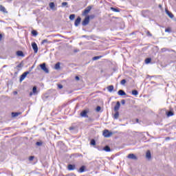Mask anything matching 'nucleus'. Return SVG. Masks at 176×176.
I'll return each instance as SVG.
<instances>
[{
  "instance_id": "obj_1",
  "label": "nucleus",
  "mask_w": 176,
  "mask_h": 176,
  "mask_svg": "<svg viewBox=\"0 0 176 176\" xmlns=\"http://www.w3.org/2000/svg\"><path fill=\"white\" fill-rule=\"evenodd\" d=\"M84 16L85 19L82 21V25H83V27H86V25H89V23H90V18L93 19L94 15H87Z\"/></svg>"
},
{
  "instance_id": "obj_2",
  "label": "nucleus",
  "mask_w": 176,
  "mask_h": 176,
  "mask_svg": "<svg viewBox=\"0 0 176 176\" xmlns=\"http://www.w3.org/2000/svg\"><path fill=\"white\" fill-rule=\"evenodd\" d=\"M91 6H87L82 12V16H89V13H90V10H91Z\"/></svg>"
},
{
  "instance_id": "obj_3",
  "label": "nucleus",
  "mask_w": 176,
  "mask_h": 176,
  "mask_svg": "<svg viewBox=\"0 0 176 176\" xmlns=\"http://www.w3.org/2000/svg\"><path fill=\"white\" fill-rule=\"evenodd\" d=\"M113 133L112 132H110L108 129H105L103 131V135L105 138H109Z\"/></svg>"
},
{
  "instance_id": "obj_4",
  "label": "nucleus",
  "mask_w": 176,
  "mask_h": 176,
  "mask_svg": "<svg viewBox=\"0 0 176 176\" xmlns=\"http://www.w3.org/2000/svg\"><path fill=\"white\" fill-rule=\"evenodd\" d=\"M39 67L41 68V69L45 72V74H49V69L46 67V63H42L39 65Z\"/></svg>"
},
{
  "instance_id": "obj_5",
  "label": "nucleus",
  "mask_w": 176,
  "mask_h": 176,
  "mask_svg": "<svg viewBox=\"0 0 176 176\" xmlns=\"http://www.w3.org/2000/svg\"><path fill=\"white\" fill-rule=\"evenodd\" d=\"M88 113H89V109H85L81 111V113H80V116L81 118H89V116L87 115Z\"/></svg>"
},
{
  "instance_id": "obj_6",
  "label": "nucleus",
  "mask_w": 176,
  "mask_h": 176,
  "mask_svg": "<svg viewBox=\"0 0 176 176\" xmlns=\"http://www.w3.org/2000/svg\"><path fill=\"white\" fill-rule=\"evenodd\" d=\"M30 74V72H25L21 76H20V79H19V82L20 83H21V82H23V80L24 79H25V78H27V75Z\"/></svg>"
},
{
  "instance_id": "obj_7",
  "label": "nucleus",
  "mask_w": 176,
  "mask_h": 176,
  "mask_svg": "<svg viewBox=\"0 0 176 176\" xmlns=\"http://www.w3.org/2000/svg\"><path fill=\"white\" fill-rule=\"evenodd\" d=\"M80 21H82V18H80V16H78L74 22L75 27L79 26V24H80Z\"/></svg>"
},
{
  "instance_id": "obj_8",
  "label": "nucleus",
  "mask_w": 176,
  "mask_h": 176,
  "mask_svg": "<svg viewBox=\"0 0 176 176\" xmlns=\"http://www.w3.org/2000/svg\"><path fill=\"white\" fill-rule=\"evenodd\" d=\"M128 159H131V160H138V157L135 156V155L131 153L127 156Z\"/></svg>"
},
{
  "instance_id": "obj_9",
  "label": "nucleus",
  "mask_w": 176,
  "mask_h": 176,
  "mask_svg": "<svg viewBox=\"0 0 176 176\" xmlns=\"http://www.w3.org/2000/svg\"><path fill=\"white\" fill-rule=\"evenodd\" d=\"M32 49L34 52V53H38V45H36V43L34 42L32 43Z\"/></svg>"
},
{
  "instance_id": "obj_10",
  "label": "nucleus",
  "mask_w": 176,
  "mask_h": 176,
  "mask_svg": "<svg viewBox=\"0 0 176 176\" xmlns=\"http://www.w3.org/2000/svg\"><path fill=\"white\" fill-rule=\"evenodd\" d=\"M120 102L118 101V102H116V106L114 107V111H115V112L118 111L119 109H120Z\"/></svg>"
},
{
  "instance_id": "obj_11",
  "label": "nucleus",
  "mask_w": 176,
  "mask_h": 176,
  "mask_svg": "<svg viewBox=\"0 0 176 176\" xmlns=\"http://www.w3.org/2000/svg\"><path fill=\"white\" fill-rule=\"evenodd\" d=\"M76 167L75 164H69L67 166V170H69V171H72L75 170Z\"/></svg>"
},
{
  "instance_id": "obj_12",
  "label": "nucleus",
  "mask_w": 176,
  "mask_h": 176,
  "mask_svg": "<svg viewBox=\"0 0 176 176\" xmlns=\"http://www.w3.org/2000/svg\"><path fill=\"white\" fill-rule=\"evenodd\" d=\"M165 12L170 19H174V14H173L171 12L168 11L167 9L165 10Z\"/></svg>"
},
{
  "instance_id": "obj_13",
  "label": "nucleus",
  "mask_w": 176,
  "mask_h": 176,
  "mask_svg": "<svg viewBox=\"0 0 176 176\" xmlns=\"http://www.w3.org/2000/svg\"><path fill=\"white\" fill-rule=\"evenodd\" d=\"M49 6L52 10H57V8H56V5L54 2L50 3Z\"/></svg>"
},
{
  "instance_id": "obj_14",
  "label": "nucleus",
  "mask_w": 176,
  "mask_h": 176,
  "mask_svg": "<svg viewBox=\"0 0 176 176\" xmlns=\"http://www.w3.org/2000/svg\"><path fill=\"white\" fill-rule=\"evenodd\" d=\"M12 118H17V116H20L21 115V112H12L11 113Z\"/></svg>"
},
{
  "instance_id": "obj_15",
  "label": "nucleus",
  "mask_w": 176,
  "mask_h": 176,
  "mask_svg": "<svg viewBox=\"0 0 176 176\" xmlns=\"http://www.w3.org/2000/svg\"><path fill=\"white\" fill-rule=\"evenodd\" d=\"M166 116H168V118H170V116H174V111H173V110L166 111Z\"/></svg>"
},
{
  "instance_id": "obj_16",
  "label": "nucleus",
  "mask_w": 176,
  "mask_h": 176,
  "mask_svg": "<svg viewBox=\"0 0 176 176\" xmlns=\"http://www.w3.org/2000/svg\"><path fill=\"white\" fill-rule=\"evenodd\" d=\"M118 96H126V94L124 91H123V89H120L118 91Z\"/></svg>"
},
{
  "instance_id": "obj_17",
  "label": "nucleus",
  "mask_w": 176,
  "mask_h": 176,
  "mask_svg": "<svg viewBox=\"0 0 176 176\" xmlns=\"http://www.w3.org/2000/svg\"><path fill=\"white\" fill-rule=\"evenodd\" d=\"M16 56H18V57H24V52H23V51H17Z\"/></svg>"
},
{
  "instance_id": "obj_18",
  "label": "nucleus",
  "mask_w": 176,
  "mask_h": 176,
  "mask_svg": "<svg viewBox=\"0 0 176 176\" xmlns=\"http://www.w3.org/2000/svg\"><path fill=\"white\" fill-rule=\"evenodd\" d=\"M0 12H3V13H8L6 8H5L2 5H0Z\"/></svg>"
},
{
  "instance_id": "obj_19",
  "label": "nucleus",
  "mask_w": 176,
  "mask_h": 176,
  "mask_svg": "<svg viewBox=\"0 0 176 176\" xmlns=\"http://www.w3.org/2000/svg\"><path fill=\"white\" fill-rule=\"evenodd\" d=\"M113 85H109L107 87V90L109 91V93H112V91H113Z\"/></svg>"
},
{
  "instance_id": "obj_20",
  "label": "nucleus",
  "mask_w": 176,
  "mask_h": 176,
  "mask_svg": "<svg viewBox=\"0 0 176 176\" xmlns=\"http://www.w3.org/2000/svg\"><path fill=\"white\" fill-rule=\"evenodd\" d=\"M85 170H86V166H82L79 170L78 173H85Z\"/></svg>"
},
{
  "instance_id": "obj_21",
  "label": "nucleus",
  "mask_w": 176,
  "mask_h": 176,
  "mask_svg": "<svg viewBox=\"0 0 176 176\" xmlns=\"http://www.w3.org/2000/svg\"><path fill=\"white\" fill-rule=\"evenodd\" d=\"M103 151H105V152H111V147H109V146H105L103 148Z\"/></svg>"
},
{
  "instance_id": "obj_22",
  "label": "nucleus",
  "mask_w": 176,
  "mask_h": 176,
  "mask_svg": "<svg viewBox=\"0 0 176 176\" xmlns=\"http://www.w3.org/2000/svg\"><path fill=\"white\" fill-rule=\"evenodd\" d=\"M111 10H112L113 12H116V13H119V12H120V9L115 8L113 7L111 8Z\"/></svg>"
},
{
  "instance_id": "obj_23",
  "label": "nucleus",
  "mask_w": 176,
  "mask_h": 176,
  "mask_svg": "<svg viewBox=\"0 0 176 176\" xmlns=\"http://www.w3.org/2000/svg\"><path fill=\"white\" fill-rule=\"evenodd\" d=\"M146 157L147 159H151V157H152V155L151 154V151H148L146 153Z\"/></svg>"
},
{
  "instance_id": "obj_24",
  "label": "nucleus",
  "mask_w": 176,
  "mask_h": 176,
  "mask_svg": "<svg viewBox=\"0 0 176 176\" xmlns=\"http://www.w3.org/2000/svg\"><path fill=\"white\" fill-rule=\"evenodd\" d=\"M102 56H97L92 58L93 61H96V60H100V58H102Z\"/></svg>"
},
{
  "instance_id": "obj_25",
  "label": "nucleus",
  "mask_w": 176,
  "mask_h": 176,
  "mask_svg": "<svg viewBox=\"0 0 176 176\" xmlns=\"http://www.w3.org/2000/svg\"><path fill=\"white\" fill-rule=\"evenodd\" d=\"M114 119H119V111H116V113L113 115Z\"/></svg>"
},
{
  "instance_id": "obj_26",
  "label": "nucleus",
  "mask_w": 176,
  "mask_h": 176,
  "mask_svg": "<svg viewBox=\"0 0 176 176\" xmlns=\"http://www.w3.org/2000/svg\"><path fill=\"white\" fill-rule=\"evenodd\" d=\"M60 62H58L56 65H55V67H54V68H55V69H60Z\"/></svg>"
},
{
  "instance_id": "obj_27",
  "label": "nucleus",
  "mask_w": 176,
  "mask_h": 176,
  "mask_svg": "<svg viewBox=\"0 0 176 176\" xmlns=\"http://www.w3.org/2000/svg\"><path fill=\"white\" fill-rule=\"evenodd\" d=\"M151 61H152V58H147L145 59L146 64H149L151 63Z\"/></svg>"
},
{
  "instance_id": "obj_28",
  "label": "nucleus",
  "mask_w": 176,
  "mask_h": 176,
  "mask_svg": "<svg viewBox=\"0 0 176 176\" xmlns=\"http://www.w3.org/2000/svg\"><path fill=\"white\" fill-rule=\"evenodd\" d=\"M133 96H138V91L134 89L132 91Z\"/></svg>"
},
{
  "instance_id": "obj_29",
  "label": "nucleus",
  "mask_w": 176,
  "mask_h": 176,
  "mask_svg": "<svg viewBox=\"0 0 176 176\" xmlns=\"http://www.w3.org/2000/svg\"><path fill=\"white\" fill-rule=\"evenodd\" d=\"M32 34L34 36H36V35H38V32H36V30H32Z\"/></svg>"
},
{
  "instance_id": "obj_30",
  "label": "nucleus",
  "mask_w": 176,
  "mask_h": 176,
  "mask_svg": "<svg viewBox=\"0 0 176 176\" xmlns=\"http://www.w3.org/2000/svg\"><path fill=\"white\" fill-rule=\"evenodd\" d=\"M69 19L70 20H74V19H75V14H70Z\"/></svg>"
},
{
  "instance_id": "obj_31",
  "label": "nucleus",
  "mask_w": 176,
  "mask_h": 176,
  "mask_svg": "<svg viewBox=\"0 0 176 176\" xmlns=\"http://www.w3.org/2000/svg\"><path fill=\"white\" fill-rule=\"evenodd\" d=\"M120 85H122V86H124L126 85V79H122L120 81Z\"/></svg>"
},
{
  "instance_id": "obj_32",
  "label": "nucleus",
  "mask_w": 176,
  "mask_h": 176,
  "mask_svg": "<svg viewBox=\"0 0 176 176\" xmlns=\"http://www.w3.org/2000/svg\"><path fill=\"white\" fill-rule=\"evenodd\" d=\"M90 144L91 145H93V146L96 145V140L92 139L90 142Z\"/></svg>"
},
{
  "instance_id": "obj_33",
  "label": "nucleus",
  "mask_w": 176,
  "mask_h": 176,
  "mask_svg": "<svg viewBox=\"0 0 176 176\" xmlns=\"http://www.w3.org/2000/svg\"><path fill=\"white\" fill-rule=\"evenodd\" d=\"M36 86H34L33 87V89H32V92H33V94H36Z\"/></svg>"
},
{
  "instance_id": "obj_34",
  "label": "nucleus",
  "mask_w": 176,
  "mask_h": 176,
  "mask_svg": "<svg viewBox=\"0 0 176 176\" xmlns=\"http://www.w3.org/2000/svg\"><path fill=\"white\" fill-rule=\"evenodd\" d=\"M168 49L166 48V47H164V48H162L161 49V52L162 53H164V52H168Z\"/></svg>"
},
{
  "instance_id": "obj_35",
  "label": "nucleus",
  "mask_w": 176,
  "mask_h": 176,
  "mask_svg": "<svg viewBox=\"0 0 176 176\" xmlns=\"http://www.w3.org/2000/svg\"><path fill=\"white\" fill-rule=\"evenodd\" d=\"M68 6V3L67 2H63L62 3V8H64L65 6Z\"/></svg>"
},
{
  "instance_id": "obj_36",
  "label": "nucleus",
  "mask_w": 176,
  "mask_h": 176,
  "mask_svg": "<svg viewBox=\"0 0 176 176\" xmlns=\"http://www.w3.org/2000/svg\"><path fill=\"white\" fill-rule=\"evenodd\" d=\"M47 42H49V41H47V39H44V40H43V41L41 42V45H45V43H47Z\"/></svg>"
},
{
  "instance_id": "obj_37",
  "label": "nucleus",
  "mask_w": 176,
  "mask_h": 176,
  "mask_svg": "<svg viewBox=\"0 0 176 176\" xmlns=\"http://www.w3.org/2000/svg\"><path fill=\"white\" fill-rule=\"evenodd\" d=\"M96 112H100L101 111V107L98 106L96 109Z\"/></svg>"
},
{
  "instance_id": "obj_38",
  "label": "nucleus",
  "mask_w": 176,
  "mask_h": 176,
  "mask_svg": "<svg viewBox=\"0 0 176 176\" xmlns=\"http://www.w3.org/2000/svg\"><path fill=\"white\" fill-rule=\"evenodd\" d=\"M165 32H168V33L171 32V29L170 28H166Z\"/></svg>"
},
{
  "instance_id": "obj_39",
  "label": "nucleus",
  "mask_w": 176,
  "mask_h": 176,
  "mask_svg": "<svg viewBox=\"0 0 176 176\" xmlns=\"http://www.w3.org/2000/svg\"><path fill=\"white\" fill-rule=\"evenodd\" d=\"M36 145L37 146H41V145H42V142H36Z\"/></svg>"
},
{
  "instance_id": "obj_40",
  "label": "nucleus",
  "mask_w": 176,
  "mask_h": 176,
  "mask_svg": "<svg viewBox=\"0 0 176 176\" xmlns=\"http://www.w3.org/2000/svg\"><path fill=\"white\" fill-rule=\"evenodd\" d=\"M34 157H34V156H30V157H29L30 162H32V160H34Z\"/></svg>"
},
{
  "instance_id": "obj_41",
  "label": "nucleus",
  "mask_w": 176,
  "mask_h": 176,
  "mask_svg": "<svg viewBox=\"0 0 176 176\" xmlns=\"http://www.w3.org/2000/svg\"><path fill=\"white\" fill-rule=\"evenodd\" d=\"M23 67V63H20L16 66V68H22Z\"/></svg>"
},
{
  "instance_id": "obj_42",
  "label": "nucleus",
  "mask_w": 176,
  "mask_h": 176,
  "mask_svg": "<svg viewBox=\"0 0 176 176\" xmlns=\"http://www.w3.org/2000/svg\"><path fill=\"white\" fill-rule=\"evenodd\" d=\"M146 35H148V36H152V34L149 31H147Z\"/></svg>"
},
{
  "instance_id": "obj_43",
  "label": "nucleus",
  "mask_w": 176,
  "mask_h": 176,
  "mask_svg": "<svg viewBox=\"0 0 176 176\" xmlns=\"http://www.w3.org/2000/svg\"><path fill=\"white\" fill-rule=\"evenodd\" d=\"M58 89H63V85L58 84Z\"/></svg>"
},
{
  "instance_id": "obj_44",
  "label": "nucleus",
  "mask_w": 176,
  "mask_h": 176,
  "mask_svg": "<svg viewBox=\"0 0 176 176\" xmlns=\"http://www.w3.org/2000/svg\"><path fill=\"white\" fill-rule=\"evenodd\" d=\"M121 104H122V105H124V104H126V100H121Z\"/></svg>"
},
{
  "instance_id": "obj_45",
  "label": "nucleus",
  "mask_w": 176,
  "mask_h": 176,
  "mask_svg": "<svg viewBox=\"0 0 176 176\" xmlns=\"http://www.w3.org/2000/svg\"><path fill=\"white\" fill-rule=\"evenodd\" d=\"M69 130H70V131L75 130V127L74 126H70L69 128Z\"/></svg>"
},
{
  "instance_id": "obj_46",
  "label": "nucleus",
  "mask_w": 176,
  "mask_h": 176,
  "mask_svg": "<svg viewBox=\"0 0 176 176\" xmlns=\"http://www.w3.org/2000/svg\"><path fill=\"white\" fill-rule=\"evenodd\" d=\"M2 41V34H0V42Z\"/></svg>"
},
{
  "instance_id": "obj_47",
  "label": "nucleus",
  "mask_w": 176,
  "mask_h": 176,
  "mask_svg": "<svg viewBox=\"0 0 176 176\" xmlns=\"http://www.w3.org/2000/svg\"><path fill=\"white\" fill-rule=\"evenodd\" d=\"M82 38H89V36L84 35L82 36Z\"/></svg>"
},
{
  "instance_id": "obj_48",
  "label": "nucleus",
  "mask_w": 176,
  "mask_h": 176,
  "mask_svg": "<svg viewBox=\"0 0 176 176\" xmlns=\"http://www.w3.org/2000/svg\"><path fill=\"white\" fill-rule=\"evenodd\" d=\"M79 79H80V78H79V76H76V80H79Z\"/></svg>"
},
{
  "instance_id": "obj_49",
  "label": "nucleus",
  "mask_w": 176,
  "mask_h": 176,
  "mask_svg": "<svg viewBox=\"0 0 176 176\" xmlns=\"http://www.w3.org/2000/svg\"><path fill=\"white\" fill-rule=\"evenodd\" d=\"M32 94H34V92H30V97L32 96Z\"/></svg>"
},
{
  "instance_id": "obj_50",
  "label": "nucleus",
  "mask_w": 176,
  "mask_h": 176,
  "mask_svg": "<svg viewBox=\"0 0 176 176\" xmlns=\"http://www.w3.org/2000/svg\"><path fill=\"white\" fill-rule=\"evenodd\" d=\"M140 122V120L138 118H136V122L138 123Z\"/></svg>"
},
{
  "instance_id": "obj_51",
  "label": "nucleus",
  "mask_w": 176,
  "mask_h": 176,
  "mask_svg": "<svg viewBox=\"0 0 176 176\" xmlns=\"http://www.w3.org/2000/svg\"><path fill=\"white\" fill-rule=\"evenodd\" d=\"M14 94L16 96V94H17V91H14Z\"/></svg>"
},
{
  "instance_id": "obj_52",
  "label": "nucleus",
  "mask_w": 176,
  "mask_h": 176,
  "mask_svg": "<svg viewBox=\"0 0 176 176\" xmlns=\"http://www.w3.org/2000/svg\"><path fill=\"white\" fill-rule=\"evenodd\" d=\"M159 8H162V5L160 4V5H159Z\"/></svg>"
},
{
  "instance_id": "obj_53",
  "label": "nucleus",
  "mask_w": 176,
  "mask_h": 176,
  "mask_svg": "<svg viewBox=\"0 0 176 176\" xmlns=\"http://www.w3.org/2000/svg\"><path fill=\"white\" fill-rule=\"evenodd\" d=\"M166 140H170V138H166Z\"/></svg>"
},
{
  "instance_id": "obj_54",
  "label": "nucleus",
  "mask_w": 176,
  "mask_h": 176,
  "mask_svg": "<svg viewBox=\"0 0 176 176\" xmlns=\"http://www.w3.org/2000/svg\"><path fill=\"white\" fill-rule=\"evenodd\" d=\"M6 67V65L3 66V67Z\"/></svg>"
},
{
  "instance_id": "obj_55",
  "label": "nucleus",
  "mask_w": 176,
  "mask_h": 176,
  "mask_svg": "<svg viewBox=\"0 0 176 176\" xmlns=\"http://www.w3.org/2000/svg\"><path fill=\"white\" fill-rule=\"evenodd\" d=\"M32 68H34V66H32Z\"/></svg>"
}]
</instances>
